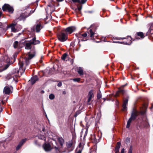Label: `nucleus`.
Listing matches in <instances>:
<instances>
[{"instance_id": "nucleus-1", "label": "nucleus", "mask_w": 153, "mask_h": 153, "mask_svg": "<svg viewBox=\"0 0 153 153\" xmlns=\"http://www.w3.org/2000/svg\"><path fill=\"white\" fill-rule=\"evenodd\" d=\"M146 113V111L145 110H141L140 112H139L136 110H134L131 117L129 119L127 122L126 128H129L130 124L132 120H135L137 116L139 114H141L142 115Z\"/></svg>"}, {"instance_id": "nucleus-2", "label": "nucleus", "mask_w": 153, "mask_h": 153, "mask_svg": "<svg viewBox=\"0 0 153 153\" xmlns=\"http://www.w3.org/2000/svg\"><path fill=\"white\" fill-rule=\"evenodd\" d=\"M40 42L38 40H36V37L33 38L30 41H27L25 45V48L26 49H30L31 48L32 45H36L39 44Z\"/></svg>"}, {"instance_id": "nucleus-3", "label": "nucleus", "mask_w": 153, "mask_h": 153, "mask_svg": "<svg viewBox=\"0 0 153 153\" xmlns=\"http://www.w3.org/2000/svg\"><path fill=\"white\" fill-rule=\"evenodd\" d=\"M35 55V51L34 50H31L30 52L28 53L25 58V63L27 65L28 64L29 62V60L33 57Z\"/></svg>"}, {"instance_id": "nucleus-4", "label": "nucleus", "mask_w": 153, "mask_h": 153, "mask_svg": "<svg viewBox=\"0 0 153 153\" xmlns=\"http://www.w3.org/2000/svg\"><path fill=\"white\" fill-rule=\"evenodd\" d=\"M63 30L58 35V39L61 42L65 41L68 39L67 34L65 33Z\"/></svg>"}, {"instance_id": "nucleus-5", "label": "nucleus", "mask_w": 153, "mask_h": 153, "mask_svg": "<svg viewBox=\"0 0 153 153\" xmlns=\"http://www.w3.org/2000/svg\"><path fill=\"white\" fill-rule=\"evenodd\" d=\"M3 11H7L10 13H12L14 11L13 8L7 4H5L2 7Z\"/></svg>"}, {"instance_id": "nucleus-6", "label": "nucleus", "mask_w": 153, "mask_h": 153, "mask_svg": "<svg viewBox=\"0 0 153 153\" xmlns=\"http://www.w3.org/2000/svg\"><path fill=\"white\" fill-rule=\"evenodd\" d=\"M76 29L74 27L71 26L68 27L66 29L63 30V31H65L66 33V34H71L74 32Z\"/></svg>"}, {"instance_id": "nucleus-7", "label": "nucleus", "mask_w": 153, "mask_h": 153, "mask_svg": "<svg viewBox=\"0 0 153 153\" xmlns=\"http://www.w3.org/2000/svg\"><path fill=\"white\" fill-rule=\"evenodd\" d=\"M143 125L144 127L146 128H149L150 125L149 122L148 120L146 117H145L143 119Z\"/></svg>"}, {"instance_id": "nucleus-8", "label": "nucleus", "mask_w": 153, "mask_h": 153, "mask_svg": "<svg viewBox=\"0 0 153 153\" xmlns=\"http://www.w3.org/2000/svg\"><path fill=\"white\" fill-rule=\"evenodd\" d=\"M29 15L27 13L25 12L21 14L19 17L18 18H17L16 19V21L19 20H24L25 19L29 16Z\"/></svg>"}, {"instance_id": "nucleus-9", "label": "nucleus", "mask_w": 153, "mask_h": 153, "mask_svg": "<svg viewBox=\"0 0 153 153\" xmlns=\"http://www.w3.org/2000/svg\"><path fill=\"white\" fill-rule=\"evenodd\" d=\"M43 147L44 150L47 152L50 151L52 149L49 143H46L43 145Z\"/></svg>"}, {"instance_id": "nucleus-10", "label": "nucleus", "mask_w": 153, "mask_h": 153, "mask_svg": "<svg viewBox=\"0 0 153 153\" xmlns=\"http://www.w3.org/2000/svg\"><path fill=\"white\" fill-rule=\"evenodd\" d=\"M12 89V87L11 86H6L4 88V92L5 94H8L11 92V91Z\"/></svg>"}, {"instance_id": "nucleus-11", "label": "nucleus", "mask_w": 153, "mask_h": 153, "mask_svg": "<svg viewBox=\"0 0 153 153\" xmlns=\"http://www.w3.org/2000/svg\"><path fill=\"white\" fill-rule=\"evenodd\" d=\"M23 42H18L17 41H15L13 43V46L14 48H16L22 47V44Z\"/></svg>"}, {"instance_id": "nucleus-12", "label": "nucleus", "mask_w": 153, "mask_h": 153, "mask_svg": "<svg viewBox=\"0 0 153 153\" xmlns=\"http://www.w3.org/2000/svg\"><path fill=\"white\" fill-rule=\"evenodd\" d=\"M128 100L127 99L124 100L123 104V105L122 111H127L126 105L128 103Z\"/></svg>"}, {"instance_id": "nucleus-13", "label": "nucleus", "mask_w": 153, "mask_h": 153, "mask_svg": "<svg viewBox=\"0 0 153 153\" xmlns=\"http://www.w3.org/2000/svg\"><path fill=\"white\" fill-rule=\"evenodd\" d=\"M26 139H24L22 140L20 142L19 144L17 146L16 148V150H18L22 146L23 144L26 141Z\"/></svg>"}, {"instance_id": "nucleus-14", "label": "nucleus", "mask_w": 153, "mask_h": 153, "mask_svg": "<svg viewBox=\"0 0 153 153\" xmlns=\"http://www.w3.org/2000/svg\"><path fill=\"white\" fill-rule=\"evenodd\" d=\"M45 134V133H44L43 134H39L38 135L37 137H38V138L39 139L42 140H44L45 142H46V137Z\"/></svg>"}, {"instance_id": "nucleus-15", "label": "nucleus", "mask_w": 153, "mask_h": 153, "mask_svg": "<svg viewBox=\"0 0 153 153\" xmlns=\"http://www.w3.org/2000/svg\"><path fill=\"white\" fill-rule=\"evenodd\" d=\"M93 97V91H91L89 93L88 95V102H89L91 101L92 98Z\"/></svg>"}, {"instance_id": "nucleus-16", "label": "nucleus", "mask_w": 153, "mask_h": 153, "mask_svg": "<svg viewBox=\"0 0 153 153\" xmlns=\"http://www.w3.org/2000/svg\"><path fill=\"white\" fill-rule=\"evenodd\" d=\"M19 64L20 67L19 70L20 71V72H22L23 73H24L25 72V69L24 70H22V67L23 65V63L21 60H19Z\"/></svg>"}, {"instance_id": "nucleus-17", "label": "nucleus", "mask_w": 153, "mask_h": 153, "mask_svg": "<svg viewBox=\"0 0 153 153\" xmlns=\"http://www.w3.org/2000/svg\"><path fill=\"white\" fill-rule=\"evenodd\" d=\"M38 79V78L36 76H35L31 78L30 82L32 85Z\"/></svg>"}, {"instance_id": "nucleus-18", "label": "nucleus", "mask_w": 153, "mask_h": 153, "mask_svg": "<svg viewBox=\"0 0 153 153\" xmlns=\"http://www.w3.org/2000/svg\"><path fill=\"white\" fill-rule=\"evenodd\" d=\"M76 35L78 38H82L86 37L87 36V34L86 33H79L77 34H76Z\"/></svg>"}, {"instance_id": "nucleus-19", "label": "nucleus", "mask_w": 153, "mask_h": 153, "mask_svg": "<svg viewBox=\"0 0 153 153\" xmlns=\"http://www.w3.org/2000/svg\"><path fill=\"white\" fill-rule=\"evenodd\" d=\"M54 8V6L53 5L50 6L48 5L47 7V10H46V12H49L48 10H50V13H52L53 11Z\"/></svg>"}, {"instance_id": "nucleus-20", "label": "nucleus", "mask_w": 153, "mask_h": 153, "mask_svg": "<svg viewBox=\"0 0 153 153\" xmlns=\"http://www.w3.org/2000/svg\"><path fill=\"white\" fill-rule=\"evenodd\" d=\"M42 28V27L40 24H37L35 27V30L37 32H39L40 30Z\"/></svg>"}, {"instance_id": "nucleus-21", "label": "nucleus", "mask_w": 153, "mask_h": 153, "mask_svg": "<svg viewBox=\"0 0 153 153\" xmlns=\"http://www.w3.org/2000/svg\"><path fill=\"white\" fill-rule=\"evenodd\" d=\"M73 2H78L80 4H84L87 1V0H72Z\"/></svg>"}, {"instance_id": "nucleus-22", "label": "nucleus", "mask_w": 153, "mask_h": 153, "mask_svg": "<svg viewBox=\"0 0 153 153\" xmlns=\"http://www.w3.org/2000/svg\"><path fill=\"white\" fill-rule=\"evenodd\" d=\"M147 33L148 34H153V23L151 24Z\"/></svg>"}, {"instance_id": "nucleus-23", "label": "nucleus", "mask_w": 153, "mask_h": 153, "mask_svg": "<svg viewBox=\"0 0 153 153\" xmlns=\"http://www.w3.org/2000/svg\"><path fill=\"white\" fill-rule=\"evenodd\" d=\"M16 24H12L10 26L11 27V30L13 32H16L18 30H19V29H16L14 26L16 25Z\"/></svg>"}, {"instance_id": "nucleus-24", "label": "nucleus", "mask_w": 153, "mask_h": 153, "mask_svg": "<svg viewBox=\"0 0 153 153\" xmlns=\"http://www.w3.org/2000/svg\"><path fill=\"white\" fill-rule=\"evenodd\" d=\"M55 153H62L63 151H62V148L55 147L54 149Z\"/></svg>"}, {"instance_id": "nucleus-25", "label": "nucleus", "mask_w": 153, "mask_h": 153, "mask_svg": "<svg viewBox=\"0 0 153 153\" xmlns=\"http://www.w3.org/2000/svg\"><path fill=\"white\" fill-rule=\"evenodd\" d=\"M124 92L123 90L121 89H119V90L117 92L116 94H115V96H118L119 95V93H121L122 94H123Z\"/></svg>"}, {"instance_id": "nucleus-26", "label": "nucleus", "mask_w": 153, "mask_h": 153, "mask_svg": "<svg viewBox=\"0 0 153 153\" xmlns=\"http://www.w3.org/2000/svg\"><path fill=\"white\" fill-rule=\"evenodd\" d=\"M77 72L80 75L83 74V70L82 68L80 67H79L78 69Z\"/></svg>"}, {"instance_id": "nucleus-27", "label": "nucleus", "mask_w": 153, "mask_h": 153, "mask_svg": "<svg viewBox=\"0 0 153 153\" xmlns=\"http://www.w3.org/2000/svg\"><path fill=\"white\" fill-rule=\"evenodd\" d=\"M58 140L60 145L62 146L64 143V140L63 139L62 137H60L58 138Z\"/></svg>"}, {"instance_id": "nucleus-28", "label": "nucleus", "mask_w": 153, "mask_h": 153, "mask_svg": "<svg viewBox=\"0 0 153 153\" xmlns=\"http://www.w3.org/2000/svg\"><path fill=\"white\" fill-rule=\"evenodd\" d=\"M128 40H129V42H124V43L125 44L129 45L131 43V38L130 36H128Z\"/></svg>"}, {"instance_id": "nucleus-29", "label": "nucleus", "mask_w": 153, "mask_h": 153, "mask_svg": "<svg viewBox=\"0 0 153 153\" xmlns=\"http://www.w3.org/2000/svg\"><path fill=\"white\" fill-rule=\"evenodd\" d=\"M72 145V142L71 140L69 141L67 143V146L68 148H70L71 147Z\"/></svg>"}, {"instance_id": "nucleus-30", "label": "nucleus", "mask_w": 153, "mask_h": 153, "mask_svg": "<svg viewBox=\"0 0 153 153\" xmlns=\"http://www.w3.org/2000/svg\"><path fill=\"white\" fill-rule=\"evenodd\" d=\"M67 54L66 53H65L62 56L61 58L62 60H65V59L67 56Z\"/></svg>"}, {"instance_id": "nucleus-31", "label": "nucleus", "mask_w": 153, "mask_h": 153, "mask_svg": "<svg viewBox=\"0 0 153 153\" xmlns=\"http://www.w3.org/2000/svg\"><path fill=\"white\" fill-rule=\"evenodd\" d=\"M137 35L140 36L142 38H144V36L143 33L141 32H139L137 33Z\"/></svg>"}, {"instance_id": "nucleus-32", "label": "nucleus", "mask_w": 153, "mask_h": 153, "mask_svg": "<svg viewBox=\"0 0 153 153\" xmlns=\"http://www.w3.org/2000/svg\"><path fill=\"white\" fill-rule=\"evenodd\" d=\"M89 33L90 34V37H92L93 36L94 34V33L93 31L91 29H90L89 31Z\"/></svg>"}, {"instance_id": "nucleus-33", "label": "nucleus", "mask_w": 153, "mask_h": 153, "mask_svg": "<svg viewBox=\"0 0 153 153\" xmlns=\"http://www.w3.org/2000/svg\"><path fill=\"white\" fill-rule=\"evenodd\" d=\"M55 96L53 94H51L49 96V98L51 100H53L54 99Z\"/></svg>"}, {"instance_id": "nucleus-34", "label": "nucleus", "mask_w": 153, "mask_h": 153, "mask_svg": "<svg viewBox=\"0 0 153 153\" xmlns=\"http://www.w3.org/2000/svg\"><path fill=\"white\" fill-rule=\"evenodd\" d=\"M120 145H121V143L119 142H118L117 143V144L115 148L120 149Z\"/></svg>"}, {"instance_id": "nucleus-35", "label": "nucleus", "mask_w": 153, "mask_h": 153, "mask_svg": "<svg viewBox=\"0 0 153 153\" xmlns=\"http://www.w3.org/2000/svg\"><path fill=\"white\" fill-rule=\"evenodd\" d=\"M102 96L100 93H99L97 94V98L98 99H100L101 97Z\"/></svg>"}, {"instance_id": "nucleus-36", "label": "nucleus", "mask_w": 153, "mask_h": 153, "mask_svg": "<svg viewBox=\"0 0 153 153\" xmlns=\"http://www.w3.org/2000/svg\"><path fill=\"white\" fill-rule=\"evenodd\" d=\"M73 80L74 82H79L80 80V79L79 78H75L73 79Z\"/></svg>"}, {"instance_id": "nucleus-37", "label": "nucleus", "mask_w": 153, "mask_h": 153, "mask_svg": "<svg viewBox=\"0 0 153 153\" xmlns=\"http://www.w3.org/2000/svg\"><path fill=\"white\" fill-rule=\"evenodd\" d=\"M132 153V147H130L128 151V153Z\"/></svg>"}, {"instance_id": "nucleus-38", "label": "nucleus", "mask_w": 153, "mask_h": 153, "mask_svg": "<svg viewBox=\"0 0 153 153\" xmlns=\"http://www.w3.org/2000/svg\"><path fill=\"white\" fill-rule=\"evenodd\" d=\"M81 150L80 149L78 150V149H77V151L76 152V153H81Z\"/></svg>"}, {"instance_id": "nucleus-39", "label": "nucleus", "mask_w": 153, "mask_h": 153, "mask_svg": "<svg viewBox=\"0 0 153 153\" xmlns=\"http://www.w3.org/2000/svg\"><path fill=\"white\" fill-rule=\"evenodd\" d=\"M82 8V6L78 7L77 10H78L79 11H80L81 10ZM76 10H77V9H76Z\"/></svg>"}, {"instance_id": "nucleus-40", "label": "nucleus", "mask_w": 153, "mask_h": 153, "mask_svg": "<svg viewBox=\"0 0 153 153\" xmlns=\"http://www.w3.org/2000/svg\"><path fill=\"white\" fill-rule=\"evenodd\" d=\"M119 149L116 148L115 149V152L116 153H118L119 152Z\"/></svg>"}, {"instance_id": "nucleus-41", "label": "nucleus", "mask_w": 153, "mask_h": 153, "mask_svg": "<svg viewBox=\"0 0 153 153\" xmlns=\"http://www.w3.org/2000/svg\"><path fill=\"white\" fill-rule=\"evenodd\" d=\"M8 77L9 76H7V79H13V80H14V77L13 76H12L11 77V78H9Z\"/></svg>"}, {"instance_id": "nucleus-42", "label": "nucleus", "mask_w": 153, "mask_h": 153, "mask_svg": "<svg viewBox=\"0 0 153 153\" xmlns=\"http://www.w3.org/2000/svg\"><path fill=\"white\" fill-rule=\"evenodd\" d=\"M62 85V83L61 82H59L57 84V86L59 87H60Z\"/></svg>"}, {"instance_id": "nucleus-43", "label": "nucleus", "mask_w": 153, "mask_h": 153, "mask_svg": "<svg viewBox=\"0 0 153 153\" xmlns=\"http://www.w3.org/2000/svg\"><path fill=\"white\" fill-rule=\"evenodd\" d=\"M34 143H35L36 145H40V144L38 143V142L36 140L35 141Z\"/></svg>"}, {"instance_id": "nucleus-44", "label": "nucleus", "mask_w": 153, "mask_h": 153, "mask_svg": "<svg viewBox=\"0 0 153 153\" xmlns=\"http://www.w3.org/2000/svg\"><path fill=\"white\" fill-rule=\"evenodd\" d=\"M124 151H125L124 149H123L121 151V153H124Z\"/></svg>"}, {"instance_id": "nucleus-45", "label": "nucleus", "mask_w": 153, "mask_h": 153, "mask_svg": "<svg viewBox=\"0 0 153 153\" xmlns=\"http://www.w3.org/2000/svg\"><path fill=\"white\" fill-rule=\"evenodd\" d=\"M42 131L43 132H45V128L44 126H43L42 127Z\"/></svg>"}, {"instance_id": "nucleus-46", "label": "nucleus", "mask_w": 153, "mask_h": 153, "mask_svg": "<svg viewBox=\"0 0 153 153\" xmlns=\"http://www.w3.org/2000/svg\"><path fill=\"white\" fill-rule=\"evenodd\" d=\"M125 39V38H119L117 39H118V40H120V39Z\"/></svg>"}, {"instance_id": "nucleus-47", "label": "nucleus", "mask_w": 153, "mask_h": 153, "mask_svg": "<svg viewBox=\"0 0 153 153\" xmlns=\"http://www.w3.org/2000/svg\"><path fill=\"white\" fill-rule=\"evenodd\" d=\"M2 14V12H0V17H1Z\"/></svg>"}, {"instance_id": "nucleus-48", "label": "nucleus", "mask_w": 153, "mask_h": 153, "mask_svg": "<svg viewBox=\"0 0 153 153\" xmlns=\"http://www.w3.org/2000/svg\"><path fill=\"white\" fill-rule=\"evenodd\" d=\"M57 1H62L63 0H56Z\"/></svg>"}, {"instance_id": "nucleus-49", "label": "nucleus", "mask_w": 153, "mask_h": 153, "mask_svg": "<svg viewBox=\"0 0 153 153\" xmlns=\"http://www.w3.org/2000/svg\"><path fill=\"white\" fill-rule=\"evenodd\" d=\"M22 28V27L21 26H19V29H21Z\"/></svg>"}, {"instance_id": "nucleus-50", "label": "nucleus", "mask_w": 153, "mask_h": 153, "mask_svg": "<svg viewBox=\"0 0 153 153\" xmlns=\"http://www.w3.org/2000/svg\"><path fill=\"white\" fill-rule=\"evenodd\" d=\"M115 42V43H119V42Z\"/></svg>"}, {"instance_id": "nucleus-51", "label": "nucleus", "mask_w": 153, "mask_h": 153, "mask_svg": "<svg viewBox=\"0 0 153 153\" xmlns=\"http://www.w3.org/2000/svg\"><path fill=\"white\" fill-rule=\"evenodd\" d=\"M81 143H80L79 144V146H80V145H81Z\"/></svg>"}, {"instance_id": "nucleus-52", "label": "nucleus", "mask_w": 153, "mask_h": 153, "mask_svg": "<svg viewBox=\"0 0 153 153\" xmlns=\"http://www.w3.org/2000/svg\"><path fill=\"white\" fill-rule=\"evenodd\" d=\"M2 103L3 104H4V102H3V101H2Z\"/></svg>"}, {"instance_id": "nucleus-53", "label": "nucleus", "mask_w": 153, "mask_h": 153, "mask_svg": "<svg viewBox=\"0 0 153 153\" xmlns=\"http://www.w3.org/2000/svg\"><path fill=\"white\" fill-rule=\"evenodd\" d=\"M1 71H0V72H1Z\"/></svg>"}]
</instances>
